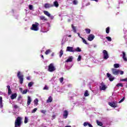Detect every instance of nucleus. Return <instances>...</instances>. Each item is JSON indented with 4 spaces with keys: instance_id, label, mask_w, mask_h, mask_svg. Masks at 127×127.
<instances>
[{
    "instance_id": "nucleus-60",
    "label": "nucleus",
    "mask_w": 127,
    "mask_h": 127,
    "mask_svg": "<svg viewBox=\"0 0 127 127\" xmlns=\"http://www.w3.org/2000/svg\"><path fill=\"white\" fill-rule=\"evenodd\" d=\"M41 58H42L43 59H44V57L43 56V55H42V56H41Z\"/></svg>"
},
{
    "instance_id": "nucleus-31",
    "label": "nucleus",
    "mask_w": 127,
    "mask_h": 127,
    "mask_svg": "<svg viewBox=\"0 0 127 127\" xmlns=\"http://www.w3.org/2000/svg\"><path fill=\"white\" fill-rule=\"evenodd\" d=\"M114 68H119L120 67V64H114Z\"/></svg>"
},
{
    "instance_id": "nucleus-7",
    "label": "nucleus",
    "mask_w": 127,
    "mask_h": 127,
    "mask_svg": "<svg viewBox=\"0 0 127 127\" xmlns=\"http://www.w3.org/2000/svg\"><path fill=\"white\" fill-rule=\"evenodd\" d=\"M112 71L113 75H119V74H120V70H117L116 68H112Z\"/></svg>"
},
{
    "instance_id": "nucleus-30",
    "label": "nucleus",
    "mask_w": 127,
    "mask_h": 127,
    "mask_svg": "<svg viewBox=\"0 0 127 127\" xmlns=\"http://www.w3.org/2000/svg\"><path fill=\"white\" fill-rule=\"evenodd\" d=\"M81 39L82 40V42L84 43V44L88 45V43L87 42V41L84 38H81Z\"/></svg>"
},
{
    "instance_id": "nucleus-44",
    "label": "nucleus",
    "mask_w": 127,
    "mask_h": 127,
    "mask_svg": "<svg viewBox=\"0 0 127 127\" xmlns=\"http://www.w3.org/2000/svg\"><path fill=\"white\" fill-rule=\"evenodd\" d=\"M125 101V97H123V99H122L120 101L119 103H123V102H124Z\"/></svg>"
},
{
    "instance_id": "nucleus-58",
    "label": "nucleus",
    "mask_w": 127,
    "mask_h": 127,
    "mask_svg": "<svg viewBox=\"0 0 127 127\" xmlns=\"http://www.w3.org/2000/svg\"><path fill=\"white\" fill-rule=\"evenodd\" d=\"M51 56L52 57H53V56H54V53H52V54H51Z\"/></svg>"
},
{
    "instance_id": "nucleus-40",
    "label": "nucleus",
    "mask_w": 127,
    "mask_h": 127,
    "mask_svg": "<svg viewBox=\"0 0 127 127\" xmlns=\"http://www.w3.org/2000/svg\"><path fill=\"white\" fill-rule=\"evenodd\" d=\"M81 59H82V57L79 55L77 58V61H81Z\"/></svg>"
},
{
    "instance_id": "nucleus-52",
    "label": "nucleus",
    "mask_w": 127,
    "mask_h": 127,
    "mask_svg": "<svg viewBox=\"0 0 127 127\" xmlns=\"http://www.w3.org/2000/svg\"><path fill=\"white\" fill-rule=\"evenodd\" d=\"M55 118H56V115H53L52 120H54V119H55Z\"/></svg>"
},
{
    "instance_id": "nucleus-42",
    "label": "nucleus",
    "mask_w": 127,
    "mask_h": 127,
    "mask_svg": "<svg viewBox=\"0 0 127 127\" xmlns=\"http://www.w3.org/2000/svg\"><path fill=\"white\" fill-rule=\"evenodd\" d=\"M36 111H37V108H34L32 111V114H34Z\"/></svg>"
},
{
    "instance_id": "nucleus-11",
    "label": "nucleus",
    "mask_w": 127,
    "mask_h": 127,
    "mask_svg": "<svg viewBox=\"0 0 127 127\" xmlns=\"http://www.w3.org/2000/svg\"><path fill=\"white\" fill-rule=\"evenodd\" d=\"M53 4L50 3H46L44 5L45 8H50V7H53Z\"/></svg>"
},
{
    "instance_id": "nucleus-51",
    "label": "nucleus",
    "mask_w": 127,
    "mask_h": 127,
    "mask_svg": "<svg viewBox=\"0 0 127 127\" xmlns=\"http://www.w3.org/2000/svg\"><path fill=\"white\" fill-rule=\"evenodd\" d=\"M120 75H124V71L120 70Z\"/></svg>"
},
{
    "instance_id": "nucleus-26",
    "label": "nucleus",
    "mask_w": 127,
    "mask_h": 127,
    "mask_svg": "<svg viewBox=\"0 0 127 127\" xmlns=\"http://www.w3.org/2000/svg\"><path fill=\"white\" fill-rule=\"evenodd\" d=\"M85 31H86L87 34H90V33H91V29H85Z\"/></svg>"
},
{
    "instance_id": "nucleus-61",
    "label": "nucleus",
    "mask_w": 127,
    "mask_h": 127,
    "mask_svg": "<svg viewBox=\"0 0 127 127\" xmlns=\"http://www.w3.org/2000/svg\"><path fill=\"white\" fill-rule=\"evenodd\" d=\"M64 127H71V126H65Z\"/></svg>"
},
{
    "instance_id": "nucleus-27",
    "label": "nucleus",
    "mask_w": 127,
    "mask_h": 127,
    "mask_svg": "<svg viewBox=\"0 0 127 127\" xmlns=\"http://www.w3.org/2000/svg\"><path fill=\"white\" fill-rule=\"evenodd\" d=\"M33 84H34V83L32 81H31L28 83V86L29 87V88H31V87H32V86H33Z\"/></svg>"
},
{
    "instance_id": "nucleus-41",
    "label": "nucleus",
    "mask_w": 127,
    "mask_h": 127,
    "mask_svg": "<svg viewBox=\"0 0 127 127\" xmlns=\"http://www.w3.org/2000/svg\"><path fill=\"white\" fill-rule=\"evenodd\" d=\"M28 122V119H27V118L25 117L24 120V123L27 124Z\"/></svg>"
},
{
    "instance_id": "nucleus-37",
    "label": "nucleus",
    "mask_w": 127,
    "mask_h": 127,
    "mask_svg": "<svg viewBox=\"0 0 127 127\" xmlns=\"http://www.w3.org/2000/svg\"><path fill=\"white\" fill-rule=\"evenodd\" d=\"M29 8L30 10H32L33 9V5H29Z\"/></svg>"
},
{
    "instance_id": "nucleus-59",
    "label": "nucleus",
    "mask_w": 127,
    "mask_h": 127,
    "mask_svg": "<svg viewBox=\"0 0 127 127\" xmlns=\"http://www.w3.org/2000/svg\"><path fill=\"white\" fill-rule=\"evenodd\" d=\"M94 0V1H96V2H98V1H99V0Z\"/></svg>"
},
{
    "instance_id": "nucleus-17",
    "label": "nucleus",
    "mask_w": 127,
    "mask_h": 127,
    "mask_svg": "<svg viewBox=\"0 0 127 127\" xmlns=\"http://www.w3.org/2000/svg\"><path fill=\"white\" fill-rule=\"evenodd\" d=\"M43 12L44 14H45V15H47V16H48L49 17H51V14L48 11L44 10Z\"/></svg>"
},
{
    "instance_id": "nucleus-12",
    "label": "nucleus",
    "mask_w": 127,
    "mask_h": 127,
    "mask_svg": "<svg viewBox=\"0 0 127 127\" xmlns=\"http://www.w3.org/2000/svg\"><path fill=\"white\" fill-rule=\"evenodd\" d=\"M68 115H69V113H68V111L64 110V114H63L64 119H67L68 117Z\"/></svg>"
},
{
    "instance_id": "nucleus-8",
    "label": "nucleus",
    "mask_w": 127,
    "mask_h": 127,
    "mask_svg": "<svg viewBox=\"0 0 127 127\" xmlns=\"http://www.w3.org/2000/svg\"><path fill=\"white\" fill-rule=\"evenodd\" d=\"M101 86H100V90H101L102 91H105V90H106V89H107V86H106V85H105L104 82H102L101 83Z\"/></svg>"
},
{
    "instance_id": "nucleus-39",
    "label": "nucleus",
    "mask_w": 127,
    "mask_h": 127,
    "mask_svg": "<svg viewBox=\"0 0 127 127\" xmlns=\"http://www.w3.org/2000/svg\"><path fill=\"white\" fill-rule=\"evenodd\" d=\"M88 125H89V123H88V122H84V123H83V126H84V127H87V126H88Z\"/></svg>"
},
{
    "instance_id": "nucleus-46",
    "label": "nucleus",
    "mask_w": 127,
    "mask_h": 127,
    "mask_svg": "<svg viewBox=\"0 0 127 127\" xmlns=\"http://www.w3.org/2000/svg\"><path fill=\"white\" fill-rule=\"evenodd\" d=\"M41 113L42 114H46V110H41Z\"/></svg>"
},
{
    "instance_id": "nucleus-48",
    "label": "nucleus",
    "mask_w": 127,
    "mask_h": 127,
    "mask_svg": "<svg viewBox=\"0 0 127 127\" xmlns=\"http://www.w3.org/2000/svg\"><path fill=\"white\" fill-rule=\"evenodd\" d=\"M0 103L1 104L2 103V97L1 96L0 97Z\"/></svg>"
},
{
    "instance_id": "nucleus-28",
    "label": "nucleus",
    "mask_w": 127,
    "mask_h": 127,
    "mask_svg": "<svg viewBox=\"0 0 127 127\" xmlns=\"http://www.w3.org/2000/svg\"><path fill=\"white\" fill-rule=\"evenodd\" d=\"M96 123L98 126H100V127H102L103 126V123H102L101 122H99L98 120L96 121Z\"/></svg>"
},
{
    "instance_id": "nucleus-62",
    "label": "nucleus",
    "mask_w": 127,
    "mask_h": 127,
    "mask_svg": "<svg viewBox=\"0 0 127 127\" xmlns=\"http://www.w3.org/2000/svg\"><path fill=\"white\" fill-rule=\"evenodd\" d=\"M68 37H72V35H68Z\"/></svg>"
},
{
    "instance_id": "nucleus-4",
    "label": "nucleus",
    "mask_w": 127,
    "mask_h": 127,
    "mask_svg": "<svg viewBox=\"0 0 127 127\" xmlns=\"http://www.w3.org/2000/svg\"><path fill=\"white\" fill-rule=\"evenodd\" d=\"M55 70H56V68L55 66H54V64H50L48 66V71H49V72H54Z\"/></svg>"
},
{
    "instance_id": "nucleus-24",
    "label": "nucleus",
    "mask_w": 127,
    "mask_h": 127,
    "mask_svg": "<svg viewBox=\"0 0 127 127\" xmlns=\"http://www.w3.org/2000/svg\"><path fill=\"white\" fill-rule=\"evenodd\" d=\"M72 30L74 33H77V30L76 27L74 26L73 25H71Z\"/></svg>"
},
{
    "instance_id": "nucleus-1",
    "label": "nucleus",
    "mask_w": 127,
    "mask_h": 127,
    "mask_svg": "<svg viewBox=\"0 0 127 127\" xmlns=\"http://www.w3.org/2000/svg\"><path fill=\"white\" fill-rule=\"evenodd\" d=\"M22 119L20 117H18L15 121V127H21Z\"/></svg>"
},
{
    "instance_id": "nucleus-21",
    "label": "nucleus",
    "mask_w": 127,
    "mask_h": 127,
    "mask_svg": "<svg viewBox=\"0 0 127 127\" xmlns=\"http://www.w3.org/2000/svg\"><path fill=\"white\" fill-rule=\"evenodd\" d=\"M74 52H81L82 50L79 47H77L74 50Z\"/></svg>"
},
{
    "instance_id": "nucleus-13",
    "label": "nucleus",
    "mask_w": 127,
    "mask_h": 127,
    "mask_svg": "<svg viewBox=\"0 0 127 127\" xmlns=\"http://www.w3.org/2000/svg\"><path fill=\"white\" fill-rule=\"evenodd\" d=\"M66 51H68V52H75V51H74L72 47H67L66 48Z\"/></svg>"
},
{
    "instance_id": "nucleus-3",
    "label": "nucleus",
    "mask_w": 127,
    "mask_h": 127,
    "mask_svg": "<svg viewBox=\"0 0 127 127\" xmlns=\"http://www.w3.org/2000/svg\"><path fill=\"white\" fill-rule=\"evenodd\" d=\"M38 26H39V23L35 22V24L32 25V27L31 28V30H34V31H38Z\"/></svg>"
},
{
    "instance_id": "nucleus-47",
    "label": "nucleus",
    "mask_w": 127,
    "mask_h": 127,
    "mask_svg": "<svg viewBox=\"0 0 127 127\" xmlns=\"http://www.w3.org/2000/svg\"><path fill=\"white\" fill-rule=\"evenodd\" d=\"M19 90L20 92H21V93H22V92L23 91V89H22V88H21V87H20V88H19Z\"/></svg>"
},
{
    "instance_id": "nucleus-29",
    "label": "nucleus",
    "mask_w": 127,
    "mask_h": 127,
    "mask_svg": "<svg viewBox=\"0 0 127 127\" xmlns=\"http://www.w3.org/2000/svg\"><path fill=\"white\" fill-rule=\"evenodd\" d=\"M34 105H35V106H37L38 105V99L37 98H36L34 100Z\"/></svg>"
},
{
    "instance_id": "nucleus-6",
    "label": "nucleus",
    "mask_w": 127,
    "mask_h": 127,
    "mask_svg": "<svg viewBox=\"0 0 127 127\" xmlns=\"http://www.w3.org/2000/svg\"><path fill=\"white\" fill-rule=\"evenodd\" d=\"M107 77L109 78V80L110 81V82H113L114 80L115 79V77L112 76V74H111L110 73L108 72L107 73Z\"/></svg>"
},
{
    "instance_id": "nucleus-25",
    "label": "nucleus",
    "mask_w": 127,
    "mask_h": 127,
    "mask_svg": "<svg viewBox=\"0 0 127 127\" xmlns=\"http://www.w3.org/2000/svg\"><path fill=\"white\" fill-rule=\"evenodd\" d=\"M51 52H52V51L50 49H48L45 52V54L46 55H48V54H49V53H51Z\"/></svg>"
},
{
    "instance_id": "nucleus-18",
    "label": "nucleus",
    "mask_w": 127,
    "mask_h": 127,
    "mask_svg": "<svg viewBox=\"0 0 127 127\" xmlns=\"http://www.w3.org/2000/svg\"><path fill=\"white\" fill-rule=\"evenodd\" d=\"M40 19L41 20H43V21H47L48 20L46 17L44 16H40Z\"/></svg>"
},
{
    "instance_id": "nucleus-50",
    "label": "nucleus",
    "mask_w": 127,
    "mask_h": 127,
    "mask_svg": "<svg viewBox=\"0 0 127 127\" xmlns=\"http://www.w3.org/2000/svg\"><path fill=\"white\" fill-rule=\"evenodd\" d=\"M14 109H18V106L16 105H14Z\"/></svg>"
},
{
    "instance_id": "nucleus-43",
    "label": "nucleus",
    "mask_w": 127,
    "mask_h": 127,
    "mask_svg": "<svg viewBox=\"0 0 127 127\" xmlns=\"http://www.w3.org/2000/svg\"><path fill=\"white\" fill-rule=\"evenodd\" d=\"M64 80V78H63V77L60 78V81L61 82V83H63Z\"/></svg>"
},
{
    "instance_id": "nucleus-57",
    "label": "nucleus",
    "mask_w": 127,
    "mask_h": 127,
    "mask_svg": "<svg viewBox=\"0 0 127 127\" xmlns=\"http://www.w3.org/2000/svg\"><path fill=\"white\" fill-rule=\"evenodd\" d=\"M0 106L1 108H2V107H3V105H2V103H0Z\"/></svg>"
},
{
    "instance_id": "nucleus-38",
    "label": "nucleus",
    "mask_w": 127,
    "mask_h": 127,
    "mask_svg": "<svg viewBox=\"0 0 127 127\" xmlns=\"http://www.w3.org/2000/svg\"><path fill=\"white\" fill-rule=\"evenodd\" d=\"M106 39H107L108 41H112V38L111 37H106Z\"/></svg>"
},
{
    "instance_id": "nucleus-63",
    "label": "nucleus",
    "mask_w": 127,
    "mask_h": 127,
    "mask_svg": "<svg viewBox=\"0 0 127 127\" xmlns=\"http://www.w3.org/2000/svg\"><path fill=\"white\" fill-rule=\"evenodd\" d=\"M51 17H52V19H53V18H54V17H53V16H52Z\"/></svg>"
},
{
    "instance_id": "nucleus-54",
    "label": "nucleus",
    "mask_w": 127,
    "mask_h": 127,
    "mask_svg": "<svg viewBox=\"0 0 127 127\" xmlns=\"http://www.w3.org/2000/svg\"><path fill=\"white\" fill-rule=\"evenodd\" d=\"M88 126L89 127H93V126L91 125V124H90V123H88Z\"/></svg>"
},
{
    "instance_id": "nucleus-16",
    "label": "nucleus",
    "mask_w": 127,
    "mask_h": 127,
    "mask_svg": "<svg viewBox=\"0 0 127 127\" xmlns=\"http://www.w3.org/2000/svg\"><path fill=\"white\" fill-rule=\"evenodd\" d=\"M31 97H30V96H28L27 97V104L28 105V106H29V105H30V104H31Z\"/></svg>"
},
{
    "instance_id": "nucleus-56",
    "label": "nucleus",
    "mask_w": 127,
    "mask_h": 127,
    "mask_svg": "<svg viewBox=\"0 0 127 127\" xmlns=\"http://www.w3.org/2000/svg\"><path fill=\"white\" fill-rule=\"evenodd\" d=\"M21 96H19V97H18V101H19V100H20V99H21Z\"/></svg>"
},
{
    "instance_id": "nucleus-2",
    "label": "nucleus",
    "mask_w": 127,
    "mask_h": 127,
    "mask_svg": "<svg viewBox=\"0 0 127 127\" xmlns=\"http://www.w3.org/2000/svg\"><path fill=\"white\" fill-rule=\"evenodd\" d=\"M17 76L19 80L20 84H23V75L21 73V72L18 71Z\"/></svg>"
},
{
    "instance_id": "nucleus-5",
    "label": "nucleus",
    "mask_w": 127,
    "mask_h": 127,
    "mask_svg": "<svg viewBox=\"0 0 127 127\" xmlns=\"http://www.w3.org/2000/svg\"><path fill=\"white\" fill-rule=\"evenodd\" d=\"M103 59H105V60H107L109 57V54L108 53V52L107 50H104L103 51Z\"/></svg>"
},
{
    "instance_id": "nucleus-9",
    "label": "nucleus",
    "mask_w": 127,
    "mask_h": 127,
    "mask_svg": "<svg viewBox=\"0 0 127 127\" xmlns=\"http://www.w3.org/2000/svg\"><path fill=\"white\" fill-rule=\"evenodd\" d=\"M94 38H95V36L91 34L88 35L87 39L89 41H92V40H94Z\"/></svg>"
},
{
    "instance_id": "nucleus-10",
    "label": "nucleus",
    "mask_w": 127,
    "mask_h": 127,
    "mask_svg": "<svg viewBox=\"0 0 127 127\" xmlns=\"http://www.w3.org/2000/svg\"><path fill=\"white\" fill-rule=\"evenodd\" d=\"M108 105L112 108H117L118 107V105L115 102H109Z\"/></svg>"
},
{
    "instance_id": "nucleus-20",
    "label": "nucleus",
    "mask_w": 127,
    "mask_h": 127,
    "mask_svg": "<svg viewBox=\"0 0 127 127\" xmlns=\"http://www.w3.org/2000/svg\"><path fill=\"white\" fill-rule=\"evenodd\" d=\"M123 60H124V61H127V57H126V53L125 52H123Z\"/></svg>"
},
{
    "instance_id": "nucleus-23",
    "label": "nucleus",
    "mask_w": 127,
    "mask_h": 127,
    "mask_svg": "<svg viewBox=\"0 0 127 127\" xmlns=\"http://www.w3.org/2000/svg\"><path fill=\"white\" fill-rule=\"evenodd\" d=\"M53 100V99L52 98V97L51 96H50L47 100V103H51Z\"/></svg>"
},
{
    "instance_id": "nucleus-33",
    "label": "nucleus",
    "mask_w": 127,
    "mask_h": 127,
    "mask_svg": "<svg viewBox=\"0 0 127 127\" xmlns=\"http://www.w3.org/2000/svg\"><path fill=\"white\" fill-rule=\"evenodd\" d=\"M106 32L108 34V33H110V27H108L106 28Z\"/></svg>"
},
{
    "instance_id": "nucleus-45",
    "label": "nucleus",
    "mask_w": 127,
    "mask_h": 127,
    "mask_svg": "<svg viewBox=\"0 0 127 127\" xmlns=\"http://www.w3.org/2000/svg\"><path fill=\"white\" fill-rule=\"evenodd\" d=\"M73 4H77L78 3V1H77V0H74L73 1Z\"/></svg>"
},
{
    "instance_id": "nucleus-19",
    "label": "nucleus",
    "mask_w": 127,
    "mask_h": 127,
    "mask_svg": "<svg viewBox=\"0 0 127 127\" xmlns=\"http://www.w3.org/2000/svg\"><path fill=\"white\" fill-rule=\"evenodd\" d=\"M7 88L8 89V95H11V93H12V92L11 91V89H10V86L7 85Z\"/></svg>"
},
{
    "instance_id": "nucleus-53",
    "label": "nucleus",
    "mask_w": 127,
    "mask_h": 127,
    "mask_svg": "<svg viewBox=\"0 0 127 127\" xmlns=\"http://www.w3.org/2000/svg\"><path fill=\"white\" fill-rule=\"evenodd\" d=\"M77 34H78V36H79V37L80 38H83V37H81V36H80V33H77Z\"/></svg>"
},
{
    "instance_id": "nucleus-49",
    "label": "nucleus",
    "mask_w": 127,
    "mask_h": 127,
    "mask_svg": "<svg viewBox=\"0 0 127 127\" xmlns=\"http://www.w3.org/2000/svg\"><path fill=\"white\" fill-rule=\"evenodd\" d=\"M43 90H48V87H47V86L46 85V86L44 87Z\"/></svg>"
},
{
    "instance_id": "nucleus-34",
    "label": "nucleus",
    "mask_w": 127,
    "mask_h": 127,
    "mask_svg": "<svg viewBox=\"0 0 127 127\" xmlns=\"http://www.w3.org/2000/svg\"><path fill=\"white\" fill-rule=\"evenodd\" d=\"M28 91V89H25L23 90V92H22V95H25V94H27Z\"/></svg>"
},
{
    "instance_id": "nucleus-32",
    "label": "nucleus",
    "mask_w": 127,
    "mask_h": 127,
    "mask_svg": "<svg viewBox=\"0 0 127 127\" xmlns=\"http://www.w3.org/2000/svg\"><path fill=\"white\" fill-rule=\"evenodd\" d=\"M89 93L88 90H86L85 93H84V97H88L89 96Z\"/></svg>"
},
{
    "instance_id": "nucleus-22",
    "label": "nucleus",
    "mask_w": 127,
    "mask_h": 127,
    "mask_svg": "<svg viewBox=\"0 0 127 127\" xmlns=\"http://www.w3.org/2000/svg\"><path fill=\"white\" fill-rule=\"evenodd\" d=\"M53 5L54 6H55L56 7H58V6H59V3H58V1H54Z\"/></svg>"
},
{
    "instance_id": "nucleus-15",
    "label": "nucleus",
    "mask_w": 127,
    "mask_h": 127,
    "mask_svg": "<svg viewBox=\"0 0 127 127\" xmlns=\"http://www.w3.org/2000/svg\"><path fill=\"white\" fill-rule=\"evenodd\" d=\"M17 97V94L16 93L12 94L10 97L11 100H14Z\"/></svg>"
},
{
    "instance_id": "nucleus-36",
    "label": "nucleus",
    "mask_w": 127,
    "mask_h": 127,
    "mask_svg": "<svg viewBox=\"0 0 127 127\" xmlns=\"http://www.w3.org/2000/svg\"><path fill=\"white\" fill-rule=\"evenodd\" d=\"M116 87H124V85H123V83H118L116 85Z\"/></svg>"
},
{
    "instance_id": "nucleus-14",
    "label": "nucleus",
    "mask_w": 127,
    "mask_h": 127,
    "mask_svg": "<svg viewBox=\"0 0 127 127\" xmlns=\"http://www.w3.org/2000/svg\"><path fill=\"white\" fill-rule=\"evenodd\" d=\"M72 61H73V57L70 56L68 57L67 60L65 61V63H69V62H72Z\"/></svg>"
},
{
    "instance_id": "nucleus-35",
    "label": "nucleus",
    "mask_w": 127,
    "mask_h": 127,
    "mask_svg": "<svg viewBox=\"0 0 127 127\" xmlns=\"http://www.w3.org/2000/svg\"><path fill=\"white\" fill-rule=\"evenodd\" d=\"M62 55H63V50H61L60 52V58H61L62 57Z\"/></svg>"
},
{
    "instance_id": "nucleus-55",
    "label": "nucleus",
    "mask_w": 127,
    "mask_h": 127,
    "mask_svg": "<svg viewBox=\"0 0 127 127\" xmlns=\"http://www.w3.org/2000/svg\"><path fill=\"white\" fill-rule=\"evenodd\" d=\"M26 79H27V80H30V76H27V77H26Z\"/></svg>"
}]
</instances>
